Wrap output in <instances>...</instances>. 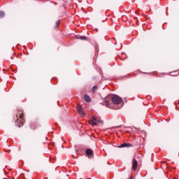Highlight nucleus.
Here are the masks:
<instances>
[{
	"mask_svg": "<svg viewBox=\"0 0 179 179\" xmlns=\"http://www.w3.org/2000/svg\"><path fill=\"white\" fill-rule=\"evenodd\" d=\"M110 99L113 104L118 106V104H121L122 103V98L118 96V95H108L103 102L101 103L102 106H105V107H108V108H111V104L110 103Z\"/></svg>",
	"mask_w": 179,
	"mask_h": 179,
	"instance_id": "nucleus-1",
	"label": "nucleus"
},
{
	"mask_svg": "<svg viewBox=\"0 0 179 179\" xmlns=\"http://www.w3.org/2000/svg\"><path fill=\"white\" fill-rule=\"evenodd\" d=\"M18 113L16 115L17 120L15 122V124L19 128L21 127H23V124H24V115L23 114V110L18 109Z\"/></svg>",
	"mask_w": 179,
	"mask_h": 179,
	"instance_id": "nucleus-2",
	"label": "nucleus"
},
{
	"mask_svg": "<svg viewBox=\"0 0 179 179\" xmlns=\"http://www.w3.org/2000/svg\"><path fill=\"white\" fill-rule=\"evenodd\" d=\"M90 124L92 125V127H95L97 124H103V121L99 117L93 116L92 119L90 120Z\"/></svg>",
	"mask_w": 179,
	"mask_h": 179,
	"instance_id": "nucleus-3",
	"label": "nucleus"
},
{
	"mask_svg": "<svg viewBox=\"0 0 179 179\" xmlns=\"http://www.w3.org/2000/svg\"><path fill=\"white\" fill-rule=\"evenodd\" d=\"M132 169L133 170H136V169H138V161H136L135 159V158L133 159V162H132Z\"/></svg>",
	"mask_w": 179,
	"mask_h": 179,
	"instance_id": "nucleus-4",
	"label": "nucleus"
},
{
	"mask_svg": "<svg viewBox=\"0 0 179 179\" xmlns=\"http://www.w3.org/2000/svg\"><path fill=\"white\" fill-rule=\"evenodd\" d=\"M119 148H132V144L128 143H124L121 144Z\"/></svg>",
	"mask_w": 179,
	"mask_h": 179,
	"instance_id": "nucleus-5",
	"label": "nucleus"
},
{
	"mask_svg": "<svg viewBox=\"0 0 179 179\" xmlns=\"http://www.w3.org/2000/svg\"><path fill=\"white\" fill-rule=\"evenodd\" d=\"M85 153L87 155V157H90L91 156H93V150H92V149H87L85 151Z\"/></svg>",
	"mask_w": 179,
	"mask_h": 179,
	"instance_id": "nucleus-6",
	"label": "nucleus"
},
{
	"mask_svg": "<svg viewBox=\"0 0 179 179\" xmlns=\"http://www.w3.org/2000/svg\"><path fill=\"white\" fill-rule=\"evenodd\" d=\"M84 100L87 101V103H90L92 101V99L90 96L87 94L84 95Z\"/></svg>",
	"mask_w": 179,
	"mask_h": 179,
	"instance_id": "nucleus-7",
	"label": "nucleus"
},
{
	"mask_svg": "<svg viewBox=\"0 0 179 179\" xmlns=\"http://www.w3.org/2000/svg\"><path fill=\"white\" fill-rule=\"evenodd\" d=\"M78 113L80 115H82L83 117H84L85 113H83V108H81V106L78 108Z\"/></svg>",
	"mask_w": 179,
	"mask_h": 179,
	"instance_id": "nucleus-8",
	"label": "nucleus"
},
{
	"mask_svg": "<svg viewBox=\"0 0 179 179\" xmlns=\"http://www.w3.org/2000/svg\"><path fill=\"white\" fill-rule=\"evenodd\" d=\"M38 127V124L37 123H34L30 124V128L31 129H36Z\"/></svg>",
	"mask_w": 179,
	"mask_h": 179,
	"instance_id": "nucleus-9",
	"label": "nucleus"
},
{
	"mask_svg": "<svg viewBox=\"0 0 179 179\" xmlns=\"http://www.w3.org/2000/svg\"><path fill=\"white\" fill-rule=\"evenodd\" d=\"M75 37L78 40H86V38H87L86 36H76Z\"/></svg>",
	"mask_w": 179,
	"mask_h": 179,
	"instance_id": "nucleus-10",
	"label": "nucleus"
},
{
	"mask_svg": "<svg viewBox=\"0 0 179 179\" xmlns=\"http://www.w3.org/2000/svg\"><path fill=\"white\" fill-rule=\"evenodd\" d=\"M5 16V13L3 11H0V19H2Z\"/></svg>",
	"mask_w": 179,
	"mask_h": 179,
	"instance_id": "nucleus-11",
	"label": "nucleus"
},
{
	"mask_svg": "<svg viewBox=\"0 0 179 179\" xmlns=\"http://www.w3.org/2000/svg\"><path fill=\"white\" fill-rule=\"evenodd\" d=\"M176 73H177V71L171 72L170 75H171V76H177V74H176Z\"/></svg>",
	"mask_w": 179,
	"mask_h": 179,
	"instance_id": "nucleus-12",
	"label": "nucleus"
},
{
	"mask_svg": "<svg viewBox=\"0 0 179 179\" xmlns=\"http://www.w3.org/2000/svg\"><path fill=\"white\" fill-rule=\"evenodd\" d=\"M96 90H97V86L94 85V86L92 87V92H96Z\"/></svg>",
	"mask_w": 179,
	"mask_h": 179,
	"instance_id": "nucleus-13",
	"label": "nucleus"
},
{
	"mask_svg": "<svg viewBox=\"0 0 179 179\" xmlns=\"http://www.w3.org/2000/svg\"><path fill=\"white\" fill-rule=\"evenodd\" d=\"M59 27V20L56 22V29H58Z\"/></svg>",
	"mask_w": 179,
	"mask_h": 179,
	"instance_id": "nucleus-14",
	"label": "nucleus"
},
{
	"mask_svg": "<svg viewBox=\"0 0 179 179\" xmlns=\"http://www.w3.org/2000/svg\"><path fill=\"white\" fill-rule=\"evenodd\" d=\"M96 71H101V69H100V67H96Z\"/></svg>",
	"mask_w": 179,
	"mask_h": 179,
	"instance_id": "nucleus-15",
	"label": "nucleus"
},
{
	"mask_svg": "<svg viewBox=\"0 0 179 179\" xmlns=\"http://www.w3.org/2000/svg\"><path fill=\"white\" fill-rule=\"evenodd\" d=\"M129 179H132V176H130V177L129 178Z\"/></svg>",
	"mask_w": 179,
	"mask_h": 179,
	"instance_id": "nucleus-16",
	"label": "nucleus"
},
{
	"mask_svg": "<svg viewBox=\"0 0 179 179\" xmlns=\"http://www.w3.org/2000/svg\"><path fill=\"white\" fill-rule=\"evenodd\" d=\"M121 107H122V106H120V107H118L117 108H121Z\"/></svg>",
	"mask_w": 179,
	"mask_h": 179,
	"instance_id": "nucleus-17",
	"label": "nucleus"
},
{
	"mask_svg": "<svg viewBox=\"0 0 179 179\" xmlns=\"http://www.w3.org/2000/svg\"><path fill=\"white\" fill-rule=\"evenodd\" d=\"M176 179V178H175Z\"/></svg>",
	"mask_w": 179,
	"mask_h": 179,
	"instance_id": "nucleus-18",
	"label": "nucleus"
}]
</instances>
